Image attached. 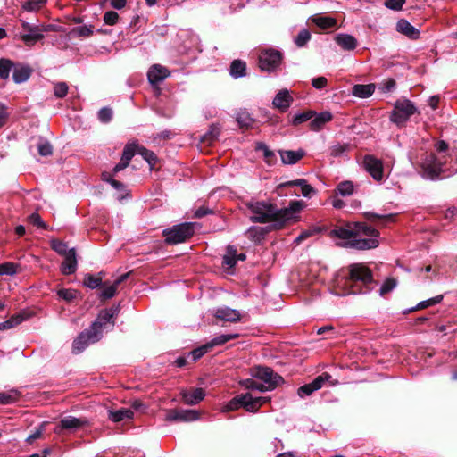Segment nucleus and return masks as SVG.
<instances>
[{
  "instance_id": "8fccbe9b",
  "label": "nucleus",
  "mask_w": 457,
  "mask_h": 457,
  "mask_svg": "<svg viewBox=\"0 0 457 457\" xmlns=\"http://www.w3.org/2000/svg\"><path fill=\"white\" fill-rule=\"evenodd\" d=\"M84 285L91 289L98 287L102 283L101 277H96L90 274H87L84 278Z\"/></svg>"
},
{
  "instance_id": "ea45409f",
  "label": "nucleus",
  "mask_w": 457,
  "mask_h": 457,
  "mask_svg": "<svg viewBox=\"0 0 457 457\" xmlns=\"http://www.w3.org/2000/svg\"><path fill=\"white\" fill-rule=\"evenodd\" d=\"M332 116H314V119L311 121V129L314 131L320 130L327 122H329Z\"/></svg>"
},
{
  "instance_id": "bb28decb",
  "label": "nucleus",
  "mask_w": 457,
  "mask_h": 457,
  "mask_svg": "<svg viewBox=\"0 0 457 457\" xmlns=\"http://www.w3.org/2000/svg\"><path fill=\"white\" fill-rule=\"evenodd\" d=\"M29 316L25 312H19L12 315L9 320L0 322V330L10 329L21 324L23 320H27Z\"/></svg>"
},
{
  "instance_id": "c9c22d12",
  "label": "nucleus",
  "mask_w": 457,
  "mask_h": 457,
  "mask_svg": "<svg viewBox=\"0 0 457 457\" xmlns=\"http://www.w3.org/2000/svg\"><path fill=\"white\" fill-rule=\"evenodd\" d=\"M354 191V186L352 181L345 180L340 182L337 187V192L342 196H349L353 195Z\"/></svg>"
},
{
  "instance_id": "4be33fe9",
  "label": "nucleus",
  "mask_w": 457,
  "mask_h": 457,
  "mask_svg": "<svg viewBox=\"0 0 457 457\" xmlns=\"http://www.w3.org/2000/svg\"><path fill=\"white\" fill-rule=\"evenodd\" d=\"M335 42L345 51H353L356 48L357 39L349 34H338L335 37Z\"/></svg>"
},
{
  "instance_id": "412c9836",
  "label": "nucleus",
  "mask_w": 457,
  "mask_h": 457,
  "mask_svg": "<svg viewBox=\"0 0 457 457\" xmlns=\"http://www.w3.org/2000/svg\"><path fill=\"white\" fill-rule=\"evenodd\" d=\"M416 107L408 99H399L395 104V108L391 114H415Z\"/></svg>"
},
{
  "instance_id": "5701e85b",
  "label": "nucleus",
  "mask_w": 457,
  "mask_h": 457,
  "mask_svg": "<svg viewBox=\"0 0 457 457\" xmlns=\"http://www.w3.org/2000/svg\"><path fill=\"white\" fill-rule=\"evenodd\" d=\"M278 153L282 162L287 165L295 164L304 156V151L302 149L297 151L280 150Z\"/></svg>"
},
{
  "instance_id": "a211bd4d",
  "label": "nucleus",
  "mask_w": 457,
  "mask_h": 457,
  "mask_svg": "<svg viewBox=\"0 0 457 457\" xmlns=\"http://www.w3.org/2000/svg\"><path fill=\"white\" fill-rule=\"evenodd\" d=\"M396 30L412 40H416L420 37L419 29L404 19H401L397 21Z\"/></svg>"
},
{
  "instance_id": "e433bc0d",
  "label": "nucleus",
  "mask_w": 457,
  "mask_h": 457,
  "mask_svg": "<svg viewBox=\"0 0 457 457\" xmlns=\"http://www.w3.org/2000/svg\"><path fill=\"white\" fill-rule=\"evenodd\" d=\"M245 234L251 240L260 242L264 237L265 230L261 227H251Z\"/></svg>"
},
{
  "instance_id": "cd10ccee",
  "label": "nucleus",
  "mask_w": 457,
  "mask_h": 457,
  "mask_svg": "<svg viewBox=\"0 0 457 457\" xmlns=\"http://www.w3.org/2000/svg\"><path fill=\"white\" fill-rule=\"evenodd\" d=\"M230 75L235 78H241L246 75V63L245 62L237 59L234 60L229 68Z\"/></svg>"
},
{
  "instance_id": "2f4dec72",
  "label": "nucleus",
  "mask_w": 457,
  "mask_h": 457,
  "mask_svg": "<svg viewBox=\"0 0 457 457\" xmlns=\"http://www.w3.org/2000/svg\"><path fill=\"white\" fill-rule=\"evenodd\" d=\"M236 256L237 249L232 245H228L227 247L226 254L223 256L222 264L227 268H233L237 264Z\"/></svg>"
},
{
  "instance_id": "79ce46f5",
  "label": "nucleus",
  "mask_w": 457,
  "mask_h": 457,
  "mask_svg": "<svg viewBox=\"0 0 457 457\" xmlns=\"http://www.w3.org/2000/svg\"><path fill=\"white\" fill-rule=\"evenodd\" d=\"M43 38H44V34H23V35H21V39L29 47L33 46L37 41H40Z\"/></svg>"
},
{
  "instance_id": "0eeeda50",
  "label": "nucleus",
  "mask_w": 457,
  "mask_h": 457,
  "mask_svg": "<svg viewBox=\"0 0 457 457\" xmlns=\"http://www.w3.org/2000/svg\"><path fill=\"white\" fill-rule=\"evenodd\" d=\"M283 54L272 48L261 51L258 57V66L263 71H275L280 65Z\"/></svg>"
},
{
  "instance_id": "1a4fd4ad",
  "label": "nucleus",
  "mask_w": 457,
  "mask_h": 457,
  "mask_svg": "<svg viewBox=\"0 0 457 457\" xmlns=\"http://www.w3.org/2000/svg\"><path fill=\"white\" fill-rule=\"evenodd\" d=\"M101 337L97 332L94 331L91 328L84 332H81L72 344V352L74 353H79L86 347L92 343L97 342Z\"/></svg>"
},
{
  "instance_id": "3c124183",
  "label": "nucleus",
  "mask_w": 457,
  "mask_h": 457,
  "mask_svg": "<svg viewBox=\"0 0 457 457\" xmlns=\"http://www.w3.org/2000/svg\"><path fill=\"white\" fill-rule=\"evenodd\" d=\"M69 87L66 82H56L54 84V95L57 98L64 97L68 93Z\"/></svg>"
},
{
  "instance_id": "a19ab883",
  "label": "nucleus",
  "mask_w": 457,
  "mask_h": 457,
  "mask_svg": "<svg viewBox=\"0 0 457 457\" xmlns=\"http://www.w3.org/2000/svg\"><path fill=\"white\" fill-rule=\"evenodd\" d=\"M179 421H194L199 419V413L194 410L179 411Z\"/></svg>"
},
{
  "instance_id": "e2e57ef3",
  "label": "nucleus",
  "mask_w": 457,
  "mask_h": 457,
  "mask_svg": "<svg viewBox=\"0 0 457 457\" xmlns=\"http://www.w3.org/2000/svg\"><path fill=\"white\" fill-rule=\"evenodd\" d=\"M396 287V281L394 278H387L380 287V295H383Z\"/></svg>"
},
{
  "instance_id": "393cba45",
  "label": "nucleus",
  "mask_w": 457,
  "mask_h": 457,
  "mask_svg": "<svg viewBox=\"0 0 457 457\" xmlns=\"http://www.w3.org/2000/svg\"><path fill=\"white\" fill-rule=\"evenodd\" d=\"M376 86L373 83L370 84H356L352 87V94L359 98H367L370 96L375 91Z\"/></svg>"
},
{
  "instance_id": "9b49d317",
  "label": "nucleus",
  "mask_w": 457,
  "mask_h": 457,
  "mask_svg": "<svg viewBox=\"0 0 457 457\" xmlns=\"http://www.w3.org/2000/svg\"><path fill=\"white\" fill-rule=\"evenodd\" d=\"M114 312L112 310L102 311L95 322L91 325V328L102 337L104 329L112 328L114 326Z\"/></svg>"
},
{
  "instance_id": "4468645a",
  "label": "nucleus",
  "mask_w": 457,
  "mask_h": 457,
  "mask_svg": "<svg viewBox=\"0 0 457 457\" xmlns=\"http://www.w3.org/2000/svg\"><path fill=\"white\" fill-rule=\"evenodd\" d=\"M293 97L289 91L287 89L280 90L274 97L272 104L274 108L278 109L281 112H286L289 108Z\"/></svg>"
},
{
  "instance_id": "680f3d73",
  "label": "nucleus",
  "mask_w": 457,
  "mask_h": 457,
  "mask_svg": "<svg viewBox=\"0 0 457 457\" xmlns=\"http://www.w3.org/2000/svg\"><path fill=\"white\" fill-rule=\"evenodd\" d=\"M406 0H386L385 6L394 11H400Z\"/></svg>"
},
{
  "instance_id": "052dcab7",
  "label": "nucleus",
  "mask_w": 457,
  "mask_h": 457,
  "mask_svg": "<svg viewBox=\"0 0 457 457\" xmlns=\"http://www.w3.org/2000/svg\"><path fill=\"white\" fill-rule=\"evenodd\" d=\"M21 21L22 29L27 31V34H42L40 30V25L30 24L25 21Z\"/></svg>"
},
{
  "instance_id": "37998d69",
  "label": "nucleus",
  "mask_w": 457,
  "mask_h": 457,
  "mask_svg": "<svg viewBox=\"0 0 457 457\" xmlns=\"http://www.w3.org/2000/svg\"><path fill=\"white\" fill-rule=\"evenodd\" d=\"M237 122L242 129H253L255 125V120L252 116H237Z\"/></svg>"
},
{
  "instance_id": "dca6fc26",
  "label": "nucleus",
  "mask_w": 457,
  "mask_h": 457,
  "mask_svg": "<svg viewBox=\"0 0 457 457\" xmlns=\"http://www.w3.org/2000/svg\"><path fill=\"white\" fill-rule=\"evenodd\" d=\"M169 75V70L160 64L153 65L147 72L148 80L152 85L159 84Z\"/></svg>"
},
{
  "instance_id": "58836bf2",
  "label": "nucleus",
  "mask_w": 457,
  "mask_h": 457,
  "mask_svg": "<svg viewBox=\"0 0 457 457\" xmlns=\"http://www.w3.org/2000/svg\"><path fill=\"white\" fill-rule=\"evenodd\" d=\"M349 150H350V145L345 144V143L344 144L337 143V144L333 145L329 149L330 154L334 157L343 156Z\"/></svg>"
},
{
  "instance_id": "a878e982",
  "label": "nucleus",
  "mask_w": 457,
  "mask_h": 457,
  "mask_svg": "<svg viewBox=\"0 0 457 457\" xmlns=\"http://www.w3.org/2000/svg\"><path fill=\"white\" fill-rule=\"evenodd\" d=\"M127 277L128 274L121 275L111 285H107V283H104L103 290L101 292V297L104 299H110L113 297L116 294L117 287L122 281H124L127 278Z\"/></svg>"
},
{
  "instance_id": "a18cd8bd",
  "label": "nucleus",
  "mask_w": 457,
  "mask_h": 457,
  "mask_svg": "<svg viewBox=\"0 0 457 457\" xmlns=\"http://www.w3.org/2000/svg\"><path fill=\"white\" fill-rule=\"evenodd\" d=\"M311 39V33L307 29H302L295 38V43L298 47L304 46Z\"/></svg>"
},
{
  "instance_id": "f3484780",
  "label": "nucleus",
  "mask_w": 457,
  "mask_h": 457,
  "mask_svg": "<svg viewBox=\"0 0 457 457\" xmlns=\"http://www.w3.org/2000/svg\"><path fill=\"white\" fill-rule=\"evenodd\" d=\"M78 267V262L76 257L75 248H71L68 251L67 255L64 256V261L61 265V271L64 275H71L75 273Z\"/></svg>"
},
{
  "instance_id": "13d9d810",
  "label": "nucleus",
  "mask_w": 457,
  "mask_h": 457,
  "mask_svg": "<svg viewBox=\"0 0 457 457\" xmlns=\"http://www.w3.org/2000/svg\"><path fill=\"white\" fill-rule=\"evenodd\" d=\"M52 248L59 254L65 256L68 253V246L62 241H53Z\"/></svg>"
},
{
  "instance_id": "f257e3e1",
  "label": "nucleus",
  "mask_w": 457,
  "mask_h": 457,
  "mask_svg": "<svg viewBox=\"0 0 457 457\" xmlns=\"http://www.w3.org/2000/svg\"><path fill=\"white\" fill-rule=\"evenodd\" d=\"M247 207L251 212L250 220L253 222H272L277 228H282L286 223L296 221L298 213L305 207L303 201H291L286 208L277 209L275 205L265 202H249Z\"/></svg>"
},
{
  "instance_id": "ddd939ff",
  "label": "nucleus",
  "mask_w": 457,
  "mask_h": 457,
  "mask_svg": "<svg viewBox=\"0 0 457 457\" xmlns=\"http://www.w3.org/2000/svg\"><path fill=\"white\" fill-rule=\"evenodd\" d=\"M213 315L220 320L228 322H237L241 320V314L239 311L228 306L216 308L213 311Z\"/></svg>"
},
{
  "instance_id": "c03bdc74",
  "label": "nucleus",
  "mask_w": 457,
  "mask_h": 457,
  "mask_svg": "<svg viewBox=\"0 0 457 457\" xmlns=\"http://www.w3.org/2000/svg\"><path fill=\"white\" fill-rule=\"evenodd\" d=\"M71 34L75 35L79 37H88L93 35V27L92 26L76 27L71 29Z\"/></svg>"
},
{
  "instance_id": "bf43d9fd",
  "label": "nucleus",
  "mask_w": 457,
  "mask_h": 457,
  "mask_svg": "<svg viewBox=\"0 0 457 457\" xmlns=\"http://www.w3.org/2000/svg\"><path fill=\"white\" fill-rule=\"evenodd\" d=\"M210 350V347L207 344L202 345L199 348H196L190 352L189 355L192 357L193 361H196L200 359L204 353H206Z\"/></svg>"
},
{
  "instance_id": "6ab92c4d",
  "label": "nucleus",
  "mask_w": 457,
  "mask_h": 457,
  "mask_svg": "<svg viewBox=\"0 0 457 457\" xmlns=\"http://www.w3.org/2000/svg\"><path fill=\"white\" fill-rule=\"evenodd\" d=\"M297 186L301 187V193L304 197H311L315 194V189L307 183L306 179H297L295 180H289L284 183H281L278 187H287Z\"/></svg>"
},
{
  "instance_id": "09e8293b",
  "label": "nucleus",
  "mask_w": 457,
  "mask_h": 457,
  "mask_svg": "<svg viewBox=\"0 0 457 457\" xmlns=\"http://www.w3.org/2000/svg\"><path fill=\"white\" fill-rule=\"evenodd\" d=\"M18 265L13 262H4L0 264V276L9 275L13 276L17 273Z\"/></svg>"
},
{
  "instance_id": "7c9ffc66",
  "label": "nucleus",
  "mask_w": 457,
  "mask_h": 457,
  "mask_svg": "<svg viewBox=\"0 0 457 457\" xmlns=\"http://www.w3.org/2000/svg\"><path fill=\"white\" fill-rule=\"evenodd\" d=\"M255 150L262 152L265 162L269 165H271L276 162L275 153L273 151L270 150L269 147L264 143L257 142L255 144Z\"/></svg>"
},
{
  "instance_id": "603ef678",
  "label": "nucleus",
  "mask_w": 457,
  "mask_h": 457,
  "mask_svg": "<svg viewBox=\"0 0 457 457\" xmlns=\"http://www.w3.org/2000/svg\"><path fill=\"white\" fill-rule=\"evenodd\" d=\"M220 134V128L217 125H212L209 131L203 137V141L212 143L217 139Z\"/></svg>"
},
{
  "instance_id": "b1692460",
  "label": "nucleus",
  "mask_w": 457,
  "mask_h": 457,
  "mask_svg": "<svg viewBox=\"0 0 457 457\" xmlns=\"http://www.w3.org/2000/svg\"><path fill=\"white\" fill-rule=\"evenodd\" d=\"M86 419L67 416L61 420L60 427L63 429L77 430L87 424Z\"/></svg>"
},
{
  "instance_id": "f03ea898",
  "label": "nucleus",
  "mask_w": 457,
  "mask_h": 457,
  "mask_svg": "<svg viewBox=\"0 0 457 457\" xmlns=\"http://www.w3.org/2000/svg\"><path fill=\"white\" fill-rule=\"evenodd\" d=\"M331 236L346 242L344 246L357 250H369L378 246V231L364 223L348 224L331 230Z\"/></svg>"
},
{
  "instance_id": "20e7f679",
  "label": "nucleus",
  "mask_w": 457,
  "mask_h": 457,
  "mask_svg": "<svg viewBox=\"0 0 457 457\" xmlns=\"http://www.w3.org/2000/svg\"><path fill=\"white\" fill-rule=\"evenodd\" d=\"M453 157H457V150L452 151L447 155L436 156L433 154H428L420 164L422 176L429 179L439 178L442 173L449 170L445 167L446 159H453Z\"/></svg>"
},
{
  "instance_id": "774afa93",
  "label": "nucleus",
  "mask_w": 457,
  "mask_h": 457,
  "mask_svg": "<svg viewBox=\"0 0 457 457\" xmlns=\"http://www.w3.org/2000/svg\"><path fill=\"white\" fill-rule=\"evenodd\" d=\"M328 79L325 77H318L312 79V86L317 89H321L327 86Z\"/></svg>"
},
{
  "instance_id": "aec40b11",
  "label": "nucleus",
  "mask_w": 457,
  "mask_h": 457,
  "mask_svg": "<svg viewBox=\"0 0 457 457\" xmlns=\"http://www.w3.org/2000/svg\"><path fill=\"white\" fill-rule=\"evenodd\" d=\"M204 395L203 388H195L193 391L183 390L181 392L183 402L188 405L197 404L204 398Z\"/></svg>"
},
{
  "instance_id": "de8ad7c7",
  "label": "nucleus",
  "mask_w": 457,
  "mask_h": 457,
  "mask_svg": "<svg viewBox=\"0 0 457 457\" xmlns=\"http://www.w3.org/2000/svg\"><path fill=\"white\" fill-rule=\"evenodd\" d=\"M136 153H137V145L134 143L128 144L123 149L121 159L129 163Z\"/></svg>"
},
{
  "instance_id": "4c0bfd02",
  "label": "nucleus",
  "mask_w": 457,
  "mask_h": 457,
  "mask_svg": "<svg viewBox=\"0 0 457 457\" xmlns=\"http://www.w3.org/2000/svg\"><path fill=\"white\" fill-rule=\"evenodd\" d=\"M46 3V0H27L22 4V9L27 12H37L40 10Z\"/></svg>"
},
{
  "instance_id": "c756f323",
  "label": "nucleus",
  "mask_w": 457,
  "mask_h": 457,
  "mask_svg": "<svg viewBox=\"0 0 457 457\" xmlns=\"http://www.w3.org/2000/svg\"><path fill=\"white\" fill-rule=\"evenodd\" d=\"M110 419L114 422H119L124 420H129L133 418V411L127 408H121L115 411H110Z\"/></svg>"
},
{
  "instance_id": "864d4df0",
  "label": "nucleus",
  "mask_w": 457,
  "mask_h": 457,
  "mask_svg": "<svg viewBox=\"0 0 457 457\" xmlns=\"http://www.w3.org/2000/svg\"><path fill=\"white\" fill-rule=\"evenodd\" d=\"M37 151L41 156H49L53 154V147L47 141H41L37 145Z\"/></svg>"
},
{
  "instance_id": "0e129e2a",
  "label": "nucleus",
  "mask_w": 457,
  "mask_h": 457,
  "mask_svg": "<svg viewBox=\"0 0 457 457\" xmlns=\"http://www.w3.org/2000/svg\"><path fill=\"white\" fill-rule=\"evenodd\" d=\"M319 230L317 228H310L307 230L303 231L295 239V243L297 245L305 240L306 238L313 236L316 234Z\"/></svg>"
},
{
  "instance_id": "473e14b6",
  "label": "nucleus",
  "mask_w": 457,
  "mask_h": 457,
  "mask_svg": "<svg viewBox=\"0 0 457 457\" xmlns=\"http://www.w3.org/2000/svg\"><path fill=\"white\" fill-rule=\"evenodd\" d=\"M137 154H140L149 164L150 169H154L157 157L155 154L144 146L137 145Z\"/></svg>"
},
{
  "instance_id": "2eb2a0df",
  "label": "nucleus",
  "mask_w": 457,
  "mask_h": 457,
  "mask_svg": "<svg viewBox=\"0 0 457 457\" xmlns=\"http://www.w3.org/2000/svg\"><path fill=\"white\" fill-rule=\"evenodd\" d=\"M33 69L27 64L16 62L12 71V79L16 84L27 81L32 75Z\"/></svg>"
},
{
  "instance_id": "423d86ee",
  "label": "nucleus",
  "mask_w": 457,
  "mask_h": 457,
  "mask_svg": "<svg viewBox=\"0 0 457 457\" xmlns=\"http://www.w3.org/2000/svg\"><path fill=\"white\" fill-rule=\"evenodd\" d=\"M194 225L192 222H185L165 229L163 231L165 241L171 245L185 242L193 236Z\"/></svg>"
},
{
  "instance_id": "c85d7f7f",
  "label": "nucleus",
  "mask_w": 457,
  "mask_h": 457,
  "mask_svg": "<svg viewBox=\"0 0 457 457\" xmlns=\"http://www.w3.org/2000/svg\"><path fill=\"white\" fill-rule=\"evenodd\" d=\"M15 62L7 58L0 59V79L6 80L9 79L11 71L14 69Z\"/></svg>"
},
{
  "instance_id": "7ed1b4c3",
  "label": "nucleus",
  "mask_w": 457,
  "mask_h": 457,
  "mask_svg": "<svg viewBox=\"0 0 457 457\" xmlns=\"http://www.w3.org/2000/svg\"><path fill=\"white\" fill-rule=\"evenodd\" d=\"M373 277L371 270L362 263H353L347 267V271H340L336 278V287L342 289V295L366 294L372 289Z\"/></svg>"
},
{
  "instance_id": "338daca9",
  "label": "nucleus",
  "mask_w": 457,
  "mask_h": 457,
  "mask_svg": "<svg viewBox=\"0 0 457 457\" xmlns=\"http://www.w3.org/2000/svg\"><path fill=\"white\" fill-rule=\"evenodd\" d=\"M395 85H396V82L394 79H388L385 82L382 83L380 89L382 90V92L387 93V92H390L391 90H393L395 88Z\"/></svg>"
},
{
  "instance_id": "49530a36",
  "label": "nucleus",
  "mask_w": 457,
  "mask_h": 457,
  "mask_svg": "<svg viewBox=\"0 0 457 457\" xmlns=\"http://www.w3.org/2000/svg\"><path fill=\"white\" fill-rule=\"evenodd\" d=\"M59 298L64 300L67 303L72 302L78 296V292L74 289H60L57 291Z\"/></svg>"
},
{
  "instance_id": "f8f14e48",
  "label": "nucleus",
  "mask_w": 457,
  "mask_h": 457,
  "mask_svg": "<svg viewBox=\"0 0 457 457\" xmlns=\"http://www.w3.org/2000/svg\"><path fill=\"white\" fill-rule=\"evenodd\" d=\"M363 166L370 175L377 181L384 178L383 162L373 155H365L363 158Z\"/></svg>"
},
{
  "instance_id": "f704fd0d",
  "label": "nucleus",
  "mask_w": 457,
  "mask_h": 457,
  "mask_svg": "<svg viewBox=\"0 0 457 457\" xmlns=\"http://www.w3.org/2000/svg\"><path fill=\"white\" fill-rule=\"evenodd\" d=\"M313 21L322 29H332L337 26V20L328 16L315 18Z\"/></svg>"
},
{
  "instance_id": "39448f33",
  "label": "nucleus",
  "mask_w": 457,
  "mask_h": 457,
  "mask_svg": "<svg viewBox=\"0 0 457 457\" xmlns=\"http://www.w3.org/2000/svg\"><path fill=\"white\" fill-rule=\"evenodd\" d=\"M270 401L269 397L253 396L250 393L240 394L228 402L222 408L223 412L238 410L244 408L249 412H255L261 406Z\"/></svg>"
},
{
  "instance_id": "4d7b16f0",
  "label": "nucleus",
  "mask_w": 457,
  "mask_h": 457,
  "mask_svg": "<svg viewBox=\"0 0 457 457\" xmlns=\"http://www.w3.org/2000/svg\"><path fill=\"white\" fill-rule=\"evenodd\" d=\"M365 217L370 220H375L377 219L382 220L384 221H391L394 220V215L392 214H385V215H379L375 212H367L364 213Z\"/></svg>"
},
{
  "instance_id": "72a5a7b5",
  "label": "nucleus",
  "mask_w": 457,
  "mask_h": 457,
  "mask_svg": "<svg viewBox=\"0 0 457 457\" xmlns=\"http://www.w3.org/2000/svg\"><path fill=\"white\" fill-rule=\"evenodd\" d=\"M238 337L239 335L237 333L220 335L212 338L209 343H207V345L210 347V349H212L216 345H221L229 340L237 338Z\"/></svg>"
},
{
  "instance_id": "9d476101",
  "label": "nucleus",
  "mask_w": 457,
  "mask_h": 457,
  "mask_svg": "<svg viewBox=\"0 0 457 457\" xmlns=\"http://www.w3.org/2000/svg\"><path fill=\"white\" fill-rule=\"evenodd\" d=\"M331 375L324 372L318 376L313 381L309 384L300 386L297 390V395L301 398L311 395L313 392L320 389L326 382H330Z\"/></svg>"
},
{
  "instance_id": "6e6d98bb",
  "label": "nucleus",
  "mask_w": 457,
  "mask_h": 457,
  "mask_svg": "<svg viewBox=\"0 0 457 457\" xmlns=\"http://www.w3.org/2000/svg\"><path fill=\"white\" fill-rule=\"evenodd\" d=\"M119 14L114 11H108L104 14L103 20L105 24L113 26L118 22Z\"/></svg>"
},
{
  "instance_id": "5fc2aeb1",
  "label": "nucleus",
  "mask_w": 457,
  "mask_h": 457,
  "mask_svg": "<svg viewBox=\"0 0 457 457\" xmlns=\"http://www.w3.org/2000/svg\"><path fill=\"white\" fill-rule=\"evenodd\" d=\"M442 299H443V295H439L435 297L429 298L428 300L420 302L418 303L416 309H423V308H427V307L435 305L436 303H439L442 301Z\"/></svg>"
},
{
  "instance_id": "6e6552de",
  "label": "nucleus",
  "mask_w": 457,
  "mask_h": 457,
  "mask_svg": "<svg viewBox=\"0 0 457 457\" xmlns=\"http://www.w3.org/2000/svg\"><path fill=\"white\" fill-rule=\"evenodd\" d=\"M252 375L263 382L262 385H263L267 391L273 390L278 385L283 383V378L278 374L274 373V371L269 367H254L252 370Z\"/></svg>"
},
{
  "instance_id": "69168bd1",
  "label": "nucleus",
  "mask_w": 457,
  "mask_h": 457,
  "mask_svg": "<svg viewBox=\"0 0 457 457\" xmlns=\"http://www.w3.org/2000/svg\"><path fill=\"white\" fill-rule=\"evenodd\" d=\"M29 221L38 228H46L45 222L42 220L41 217L37 213H32L31 215H29Z\"/></svg>"
}]
</instances>
